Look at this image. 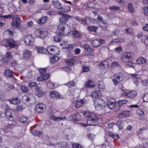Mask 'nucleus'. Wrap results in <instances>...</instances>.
I'll return each mask as SVG.
<instances>
[{
  "label": "nucleus",
  "mask_w": 148,
  "mask_h": 148,
  "mask_svg": "<svg viewBox=\"0 0 148 148\" xmlns=\"http://www.w3.org/2000/svg\"><path fill=\"white\" fill-rule=\"evenodd\" d=\"M84 116L86 117V122L87 123H81L82 126L86 127L88 125H95L98 122V118L94 113L90 112H87L84 113Z\"/></svg>",
  "instance_id": "obj_1"
},
{
  "label": "nucleus",
  "mask_w": 148,
  "mask_h": 148,
  "mask_svg": "<svg viewBox=\"0 0 148 148\" xmlns=\"http://www.w3.org/2000/svg\"><path fill=\"white\" fill-rule=\"evenodd\" d=\"M58 28L57 34L61 36H67L71 32V27L64 23H60L58 25Z\"/></svg>",
  "instance_id": "obj_2"
},
{
  "label": "nucleus",
  "mask_w": 148,
  "mask_h": 148,
  "mask_svg": "<svg viewBox=\"0 0 148 148\" xmlns=\"http://www.w3.org/2000/svg\"><path fill=\"white\" fill-rule=\"evenodd\" d=\"M95 106L97 110H101L105 108V101L99 98H96L94 101Z\"/></svg>",
  "instance_id": "obj_3"
},
{
  "label": "nucleus",
  "mask_w": 148,
  "mask_h": 148,
  "mask_svg": "<svg viewBox=\"0 0 148 148\" xmlns=\"http://www.w3.org/2000/svg\"><path fill=\"white\" fill-rule=\"evenodd\" d=\"M132 53L130 52L123 53L121 55V59L124 63L128 62L130 60H132Z\"/></svg>",
  "instance_id": "obj_4"
},
{
  "label": "nucleus",
  "mask_w": 148,
  "mask_h": 148,
  "mask_svg": "<svg viewBox=\"0 0 148 148\" xmlns=\"http://www.w3.org/2000/svg\"><path fill=\"white\" fill-rule=\"evenodd\" d=\"M23 40L25 43L26 45L32 46L33 45V38L31 35L29 34L25 36Z\"/></svg>",
  "instance_id": "obj_5"
},
{
  "label": "nucleus",
  "mask_w": 148,
  "mask_h": 148,
  "mask_svg": "<svg viewBox=\"0 0 148 148\" xmlns=\"http://www.w3.org/2000/svg\"><path fill=\"white\" fill-rule=\"evenodd\" d=\"M115 100L114 99H110L107 101V104H105V108H108L109 109L112 110L114 107L115 108H116V110H117V108H115V106L116 105H115Z\"/></svg>",
  "instance_id": "obj_6"
},
{
  "label": "nucleus",
  "mask_w": 148,
  "mask_h": 148,
  "mask_svg": "<svg viewBox=\"0 0 148 148\" xmlns=\"http://www.w3.org/2000/svg\"><path fill=\"white\" fill-rule=\"evenodd\" d=\"M60 14L62 15L59 18L60 21L61 23H64L67 21L69 19L71 18V16L66 14H63L62 12H59Z\"/></svg>",
  "instance_id": "obj_7"
},
{
  "label": "nucleus",
  "mask_w": 148,
  "mask_h": 148,
  "mask_svg": "<svg viewBox=\"0 0 148 148\" xmlns=\"http://www.w3.org/2000/svg\"><path fill=\"white\" fill-rule=\"evenodd\" d=\"M47 51L52 55H55L58 51V49L55 46H50L47 47Z\"/></svg>",
  "instance_id": "obj_8"
},
{
  "label": "nucleus",
  "mask_w": 148,
  "mask_h": 148,
  "mask_svg": "<svg viewBox=\"0 0 148 148\" xmlns=\"http://www.w3.org/2000/svg\"><path fill=\"white\" fill-rule=\"evenodd\" d=\"M95 86L94 83L91 80H89L85 83L84 87L82 89L83 90L86 91L87 90V88H92L94 87Z\"/></svg>",
  "instance_id": "obj_9"
},
{
  "label": "nucleus",
  "mask_w": 148,
  "mask_h": 148,
  "mask_svg": "<svg viewBox=\"0 0 148 148\" xmlns=\"http://www.w3.org/2000/svg\"><path fill=\"white\" fill-rule=\"evenodd\" d=\"M6 42L7 45L10 47L14 48L17 46L16 42L11 38H8L6 39Z\"/></svg>",
  "instance_id": "obj_10"
},
{
  "label": "nucleus",
  "mask_w": 148,
  "mask_h": 148,
  "mask_svg": "<svg viewBox=\"0 0 148 148\" xmlns=\"http://www.w3.org/2000/svg\"><path fill=\"white\" fill-rule=\"evenodd\" d=\"M21 20L18 17L14 18L11 24L13 27L16 28L18 27L20 25Z\"/></svg>",
  "instance_id": "obj_11"
},
{
  "label": "nucleus",
  "mask_w": 148,
  "mask_h": 148,
  "mask_svg": "<svg viewBox=\"0 0 148 148\" xmlns=\"http://www.w3.org/2000/svg\"><path fill=\"white\" fill-rule=\"evenodd\" d=\"M35 89L36 91V95L38 97H41L44 95L45 93L41 87L37 86L35 88Z\"/></svg>",
  "instance_id": "obj_12"
},
{
  "label": "nucleus",
  "mask_w": 148,
  "mask_h": 148,
  "mask_svg": "<svg viewBox=\"0 0 148 148\" xmlns=\"http://www.w3.org/2000/svg\"><path fill=\"white\" fill-rule=\"evenodd\" d=\"M14 112V111L11 110H6L5 114L6 117L10 121H12L13 119L12 113Z\"/></svg>",
  "instance_id": "obj_13"
},
{
  "label": "nucleus",
  "mask_w": 148,
  "mask_h": 148,
  "mask_svg": "<svg viewBox=\"0 0 148 148\" xmlns=\"http://www.w3.org/2000/svg\"><path fill=\"white\" fill-rule=\"evenodd\" d=\"M130 112L128 110L122 111L118 115V117L119 119H123L125 117H128L130 114Z\"/></svg>",
  "instance_id": "obj_14"
},
{
  "label": "nucleus",
  "mask_w": 148,
  "mask_h": 148,
  "mask_svg": "<svg viewBox=\"0 0 148 148\" xmlns=\"http://www.w3.org/2000/svg\"><path fill=\"white\" fill-rule=\"evenodd\" d=\"M137 94V92L135 90H132L128 92L124 93L125 96H127L130 98H133L135 97Z\"/></svg>",
  "instance_id": "obj_15"
},
{
  "label": "nucleus",
  "mask_w": 148,
  "mask_h": 148,
  "mask_svg": "<svg viewBox=\"0 0 148 148\" xmlns=\"http://www.w3.org/2000/svg\"><path fill=\"white\" fill-rule=\"evenodd\" d=\"M32 55L31 52L29 50H25L23 51V58L25 60H27Z\"/></svg>",
  "instance_id": "obj_16"
},
{
  "label": "nucleus",
  "mask_w": 148,
  "mask_h": 148,
  "mask_svg": "<svg viewBox=\"0 0 148 148\" xmlns=\"http://www.w3.org/2000/svg\"><path fill=\"white\" fill-rule=\"evenodd\" d=\"M51 4L52 5L59 11L62 7V4L58 1H52Z\"/></svg>",
  "instance_id": "obj_17"
},
{
  "label": "nucleus",
  "mask_w": 148,
  "mask_h": 148,
  "mask_svg": "<svg viewBox=\"0 0 148 148\" xmlns=\"http://www.w3.org/2000/svg\"><path fill=\"white\" fill-rule=\"evenodd\" d=\"M128 102V100L125 99L119 101L118 103L116 104V106H115V108L118 107V108H117V111L120 110L121 106L123 104H125Z\"/></svg>",
  "instance_id": "obj_18"
},
{
  "label": "nucleus",
  "mask_w": 148,
  "mask_h": 148,
  "mask_svg": "<svg viewBox=\"0 0 148 148\" xmlns=\"http://www.w3.org/2000/svg\"><path fill=\"white\" fill-rule=\"evenodd\" d=\"M45 105L43 103H39L36 106L35 110L38 113H41V111L43 109Z\"/></svg>",
  "instance_id": "obj_19"
},
{
  "label": "nucleus",
  "mask_w": 148,
  "mask_h": 148,
  "mask_svg": "<svg viewBox=\"0 0 148 148\" xmlns=\"http://www.w3.org/2000/svg\"><path fill=\"white\" fill-rule=\"evenodd\" d=\"M12 71H10L8 70H5L4 72V75L8 77L11 78L15 80L16 79L12 73Z\"/></svg>",
  "instance_id": "obj_20"
},
{
  "label": "nucleus",
  "mask_w": 148,
  "mask_h": 148,
  "mask_svg": "<svg viewBox=\"0 0 148 148\" xmlns=\"http://www.w3.org/2000/svg\"><path fill=\"white\" fill-rule=\"evenodd\" d=\"M52 120L55 122L64 120L66 119L65 116H64L63 117L61 116L57 117L55 116H52Z\"/></svg>",
  "instance_id": "obj_21"
},
{
  "label": "nucleus",
  "mask_w": 148,
  "mask_h": 148,
  "mask_svg": "<svg viewBox=\"0 0 148 148\" xmlns=\"http://www.w3.org/2000/svg\"><path fill=\"white\" fill-rule=\"evenodd\" d=\"M91 96L93 98H99L101 96V94L99 91H94L91 94Z\"/></svg>",
  "instance_id": "obj_22"
},
{
  "label": "nucleus",
  "mask_w": 148,
  "mask_h": 148,
  "mask_svg": "<svg viewBox=\"0 0 148 148\" xmlns=\"http://www.w3.org/2000/svg\"><path fill=\"white\" fill-rule=\"evenodd\" d=\"M36 102V100L35 97L32 95H29V99L28 102V105H33Z\"/></svg>",
  "instance_id": "obj_23"
},
{
  "label": "nucleus",
  "mask_w": 148,
  "mask_h": 148,
  "mask_svg": "<svg viewBox=\"0 0 148 148\" xmlns=\"http://www.w3.org/2000/svg\"><path fill=\"white\" fill-rule=\"evenodd\" d=\"M78 115V114H74L73 116H70L68 119L69 121L75 122L79 120L78 118L77 117Z\"/></svg>",
  "instance_id": "obj_24"
},
{
  "label": "nucleus",
  "mask_w": 148,
  "mask_h": 148,
  "mask_svg": "<svg viewBox=\"0 0 148 148\" xmlns=\"http://www.w3.org/2000/svg\"><path fill=\"white\" fill-rule=\"evenodd\" d=\"M49 95L51 97H56L58 99H60V95L56 91L50 92Z\"/></svg>",
  "instance_id": "obj_25"
},
{
  "label": "nucleus",
  "mask_w": 148,
  "mask_h": 148,
  "mask_svg": "<svg viewBox=\"0 0 148 148\" xmlns=\"http://www.w3.org/2000/svg\"><path fill=\"white\" fill-rule=\"evenodd\" d=\"M29 99V95H25L22 97V103L28 105V102Z\"/></svg>",
  "instance_id": "obj_26"
},
{
  "label": "nucleus",
  "mask_w": 148,
  "mask_h": 148,
  "mask_svg": "<svg viewBox=\"0 0 148 148\" xmlns=\"http://www.w3.org/2000/svg\"><path fill=\"white\" fill-rule=\"evenodd\" d=\"M8 101L11 104L17 105L20 102L19 99L17 97L14 98L12 99H9Z\"/></svg>",
  "instance_id": "obj_27"
},
{
  "label": "nucleus",
  "mask_w": 148,
  "mask_h": 148,
  "mask_svg": "<svg viewBox=\"0 0 148 148\" xmlns=\"http://www.w3.org/2000/svg\"><path fill=\"white\" fill-rule=\"evenodd\" d=\"M70 10V8L69 6L66 5L63 7L62 5L60 11L62 12H67L69 11Z\"/></svg>",
  "instance_id": "obj_28"
},
{
  "label": "nucleus",
  "mask_w": 148,
  "mask_h": 148,
  "mask_svg": "<svg viewBox=\"0 0 148 148\" xmlns=\"http://www.w3.org/2000/svg\"><path fill=\"white\" fill-rule=\"evenodd\" d=\"M84 103L83 99L77 101L76 102L75 105V107L77 108H78L83 105Z\"/></svg>",
  "instance_id": "obj_29"
},
{
  "label": "nucleus",
  "mask_w": 148,
  "mask_h": 148,
  "mask_svg": "<svg viewBox=\"0 0 148 148\" xmlns=\"http://www.w3.org/2000/svg\"><path fill=\"white\" fill-rule=\"evenodd\" d=\"M36 50L37 52L40 53H45L47 51V49L43 47H37Z\"/></svg>",
  "instance_id": "obj_30"
},
{
  "label": "nucleus",
  "mask_w": 148,
  "mask_h": 148,
  "mask_svg": "<svg viewBox=\"0 0 148 148\" xmlns=\"http://www.w3.org/2000/svg\"><path fill=\"white\" fill-rule=\"evenodd\" d=\"M92 45L93 47H96L100 45L99 41L98 40H94L92 41Z\"/></svg>",
  "instance_id": "obj_31"
},
{
  "label": "nucleus",
  "mask_w": 148,
  "mask_h": 148,
  "mask_svg": "<svg viewBox=\"0 0 148 148\" xmlns=\"http://www.w3.org/2000/svg\"><path fill=\"white\" fill-rule=\"evenodd\" d=\"M109 134L111 137H112L116 140H117L119 137V135L118 134L111 132H110L109 133Z\"/></svg>",
  "instance_id": "obj_32"
},
{
  "label": "nucleus",
  "mask_w": 148,
  "mask_h": 148,
  "mask_svg": "<svg viewBox=\"0 0 148 148\" xmlns=\"http://www.w3.org/2000/svg\"><path fill=\"white\" fill-rule=\"evenodd\" d=\"M100 65L101 68L102 69H106L109 67V64L108 62L106 61H105L101 62Z\"/></svg>",
  "instance_id": "obj_33"
},
{
  "label": "nucleus",
  "mask_w": 148,
  "mask_h": 148,
  "mask_svg": "<svg viewBox=\"0 0 148 148\" xmlns=\"http://www.w3.org/2000/svg\"><path fill=\"white\" fill-rule=\"evenodd\" d=\"M87 29L89 31L91 32H95L98 29V28L97 27L91 25L88 26L87 27Z\"/></svg>",
  "instance_id": "obj_34"
},
{
  "label": "nucleus",
  "mask_w": 148,
  "mask_h": 148,
  "mask_svg": "<svg viewBox=\"0 0 148 148\" xmlns=\"http://www.w3.org/2000/svg\"><path fill=\"white\" fill-rule=\"evenodd\" d=\"M47 20L46 16L43 17L37 21L38 23L39 24H42L44 23Z\"/></svg>",
  "instance_id": "obj_35"
},
{
  "label": "nucleus",
  "mask_w": 148,
  "mask_h": 148,
  "mask_svg": "<svg viewBox=\"0 0 148 148\" xmlns=\"http://www.w3.org/2000/svg\"><path fill=\"white\" fill-rule=\"evenodd\" d=\"M9 60L5 57H3V56L0 55V62L2 64H5L9 61Z\"/></svg>",
  "instance_id": "obj_36"
},
{
  "label": "nucleus",
  "mask_w": 148,
  "mask_h": 148,
  "mask_svg": "<svg viewBox=\"0 0 148 148\" xmlns=\"http://www.w3.org/2000/svg\"><path fill=\"white\" fill-rule=\"evenodd\" d=\"M146 61V59L143 57H140L138 59L137 61V63L139 64H143Z\"/></svg>",
  "instance_id": "obj_37"
},
{
  "label": "nucleus",
  "mask_w": 148,
  "mask_h": 148,
  "mask_svg": "<svg viewBox=\"0 0 148 148\" xmlns=\"http://www.w3.org/2000/svg\"><path fill=\"white\" fill-rule=\"evenodd\" d=\"M40 38H45L47 35L48 32L47 31L45 30L41 29V32L40 33Z\"/></svg>",
  "instance_id": "obj_38"
},
{
  "label": "nucleus",
  "mask_w": 148,
  "mask_h": 148,
  "mask_svg": "<svg viewBox=\"0 0 148 148\" xmlns=\"http://www.w3.org/2000/svg\"><path fill=\"white\" fill-rule=\"evenodd\" d=\"M66 63L68 65H69L71 66L73 65L74 63V60L71 58H69L65 60Z\"/></svg>",
  "instance_id": "obj_39"
},
{
  "label": "nucleus",
  "mask_w": 148,
  "mask_h": 148,
  "mask_svg": "<svg viewBox=\"0 0 148 148\" xmlns=\"http://www.w3.org/2000/svg\"><path fill=\"white\" fill-rule=\"evenodd\" d=\"M27 120V117L26 116H22L19 118V121L23 123H25Z\"/></svg>",
  "instance_id": "obj_40"
},
{
  "label": "nucleus",
  "mask_w": 148,
  "mask_h": 148,
  "mask_svg": "<svg viewBox=\"0 0 148 148\" xmlns=\"http://www.w3.org/2000/svg\"><path fill=\"white\" fill-rule=\"evenodd\" d=\"M59 59V57L56 56H53L51 59L50 62L51 63H54L57 62Z\"/></svg>",
  "instance_id": "obj_41"
},
{
  "label": "nucleus",
  "mask_w": 148,
  "mask_h": 148,
  "mask_svg": "<svg viewBox=\"0 0 148 148\" xmlns=\"http://www.w3.org/2000/svg\"><path fill=\"white\" fill-rule=\"evenodd\" d=\"M97 19L99 22L102 23L104 25H106L107 24V23L106 22H105L103 20V17L102 16H101L100 15H98L97 16Z\"/></svg>",
  "instance_id": "obj_42"
},
{
  "label": "nucleus",
  "mask_w": 148,
  "mask_h": 148,
  "mask_svg": "<svg viewBox=\"0 0 148 148\" xmlns=\"http://www.w3.org/2000/svg\"><path fill=\"white\" fill-rule=\"evenodd\" d=\"M32 133L34 136H39L42 134L41 132L37 130L33 131Z\"/></svg>",
  "instance_id": "obj_43"
},
{
  "label": "nucleus",
  "mask_w": 148,
  "mask_h": 148,
  "mask_svg": "<svg viewBox=\"0 0 148 148\" xmlns=\"http://www.w3.org/2000/svg\"><path fill=\"white\" fill-rule=\"evenodd\" d=\"M128 9L129 10L132 12H133L135 11V10L133 6V4L131 3H128Z\"/></svg>",
  "instance_id": "obj_44"
},
{
  "label": "nucleus",
  "mask_w": 148,
  "mask_h": 148,
  "mask_svg": "<svg viewBox=\"0 0 148 148\" xmlns=\"http://www.w3.org/2000/svg\"><path fill=\"white\" fill-rule=\"evenodd\" d=\"M73 36L76 38H78L80 36V33L77 30H76L73 32Z\"/></svg>",
  "instance_id": "obj_45"
},
{
  "label": "nucleus",
  "mask_w": 148,
  "mask_h": 148,
  "mask_svg": "<svg viewBox=\"0 0 148 148\" xmlns=\"http://www.w3.org/2000/svg\"><path fill=\"white\" fill-rule=\"evenodd\" d=\"M41 29H37L34 30V35L40 38V33Z\"/></svg>",
  "instance_id": "obj_46"
},
{
  "label": "nucleus",
  "mask_w": 148,
  "mask_h": 148,
  "mask_svg": "<svg viewBox=\"0 0 148 148\" xmlns=\"http://www.w3.org/2000/svg\"><path fill=\"white\" fill-rule=\"evenodd\" d=\"M98 87L100 90L101 89V90H103L105 88L104 84L103 82H100L98 84Z\"/></svg>",
  "instance_id": "obj_47"
},
{
  "label": "nucleus",
  "mask_w": 148,
  "mask_h": 148,
  "mask_svg": "<svg viewBox=\"0 0 148 148\" xmlns=\"http://www.w3.org/2000/svg\"><path fill=\"white\" fill-rule=\"evenodd\" d=\"M50 6L47 4H44L41 7V9L43 10H47L50 9Z\"/></svg>",
  "instance_id": "obj_48"
},
{
  "label": "nucleus",
  "mask_w": 148,
  "mask_h": 148,
  "mask_svg": "<svg viewBox=\"0 0 148 148\" xmlns=\"http://www.w3.org/2000/svg\"><path fill=\"white\" fill-rule=\"evenodd\" d=\"M75 47V45H73L72 44H70L69 45H68L66 47V49H68L69 51L71 50L73 48Z\"/></svg>",
  "instance_id": "obj_49"
},
{
  "label": "nucleus",
  "mask_w": 148,
  "mask_h": 148,
  "mask_svg": "<svg viewBox=\"0 0 148 148\" xmlns=\"http://www.w3.org/2000/svg\"><path fill=\"white\" fill-rule=\"evenodd\" d=\"M38 70L41 76L45 74L46 71V69L45 68H38Z\"/></svg>",
  "instance_id": "obj_50"
},
{
  "label": "nucleus",
  "mask_w": 148,
  "mask_h": 148,
  "mask_svg": "<svg viewBox=\"0 0 148 148\" xmlns=\"http://www.w3.org/2000/svg\"><path fill=\"white\" fill-rule=\"evenodd\" d=\"M28 86L30 87L37 86V84L35 82H30L28 83Z\"/></svg>",
  "instance_id": "obj_51"
},
{
  "label": "nucleus",
  "mask_w": 148,
  "mask_h": 148,
  "mask_svg": "<svg viewBox=\"0 0 148 148\" xmlns=\"http://www.w3.org/2000/svg\"><path fill=\"white\" fill-rule=\"evenodd\" d=\"M116 124L118 126L120 129H122L123 128V125L121 123V121H118L116 123Z\"/></svg>",
  "instance_id": "obj_52"
},
{
  "label": "nucleus",
  "mask_w": 148,
  "mask_h": 148,
  "mask_svg": "<svg viewBox=\"0 0 148 148\" xmlns=\"http://www.w3.org/2000/svg\"><path fill=\"white\" fill-rule=\"evenodd\" d=\"M21 88L22 91L24 92H27L29 91L28 88L25 86H21Z\"/></svg>",
  "instance_id": "obj_53"
},
{
  "label": "nucleus",
  "mask_w": 148,
  "mask_h": 148,
  "mask_svg": "<svg viewBox=\"0 0 148 148\" xmlns=\"http://www.w3.org/2000/svg\"><path fill=\"white\" fill-rule=\"evenodd\" d=\"M110 9L113 11H116L120 9V8L119 6H110L109 8Z\"/></svg>",
  "instance_id": "obj_54"
},
{
  "label": "nucleus",
  "mask_w": 148,
  "mask_h": 148,
  "mask_svg": "<svg viewBox=\"0 0 148 148\" xmlns=\"http://www.w3.org/2000/svg\"><path fill=\"white\" fill-rule=\"evenodd\" d=\"M42 76L44 80H46L49 77L50 75L48 73H46L43 74Z\"/></svg>",
  "instance_id": "obj_55"
},
{
  "label": "nucleus",
  "mask_w": 148,
  "mask_h": 148,
  "mask_svg": "<svg viewBox=\"0 0 148 148\" xmlns=\"http://www.w3.org/2000/svg\"><path fill=\"white\" fill-rule=\"evenodd\" d=\"M5 57L9 59L11 58L12 57V55L11 54V53L10 51H8L5 54Z\"/></svg>",
  "instance_id": "obj_56"
},
{
  "label": "nucleus",
  "mask_w": 148,
  "mask_h": 148,
  "mask_svg": "<svg viewBox=\"0 0 148 148\" xmlns=\"http://www.w3.org/2000/svg\"><path fill=\"white\" fill-rule=\"evenodd\" d=\"M84 48L88 52H90L91 51V49L89 45H84Z\"/></svg>",
  "instance_id": "obj_57"
},
{
  "label": "nucleus",
  "mask_w": 148,
  "mask_h": 148,
  "mask_svg": "<svg viewBox=\"0 0 148 148\" xmlns=\"http://www.w3.org/2000/svg\"><path fill=\"white\" fill-rule=\"evenodd\" d=\"M144 13L145 16H148V7L145 6L143 8Z\"/></svg>",
  "instance_id": "obj_58"
},
{
  "label": "nucleus",
  "mask_w": 148,
  "mask_h": 148,
  "mask_svg": "<svg viewBox=\"0 0 148 148\" xmlns=\"http://www.w3.org/2000/svg\"><path fill=\"white\" fill-rule=\"evenodd\" d=\"M140 79V77H134L133 79V81L134 84L136 85L138 84V79Z\"/></svg>",
  "instance_id": "obj_59"
},
{
  "label": "nucleus",
  "mask_w": 148,
  "mask_h": 148,
  "mask_svg": "<svg viewBox=\"0 0 148 148\" xmlns=\"http://www.w3.org/2000/svg\"><path fill=\"white\" fill-rule=\"evenodd\" d=\"M73 148H82V146L79 144L75 143L73 145Z\"/></svg>",
  "instance_id": "obj_60"
},
{
  "label": "nucleus",
  "mask_w": 148,
  "mask_h": 148,
  "mask_svg": "<svg viewBox=\"0 0 148 148\" xmlns=\"http://www.w3.org/2000/svg\"><path fill=\"white\" fill-rule=\"evenodd\" d=\"M122 48L121 47H119L115 49L114 51L116 53H121L122 51Z\"/></svg>",
  "instance_id": "obj_61"
},
{
  "label": "nucleus",
  "mask_w": 148,
  "mask_h": 148,
  "mask_svg": "<svg viewBox=\"0 0 148 148\" xmlns=\"http://www.w3.org/2000/svg\"><path fill=\"white\" fill-rule=\"evenodd\" d=\"M137 114L139 116H141L144 113L143 112L140 110H138L136 112Z\"/></svg>",
  "instance_id": "obj_62"
},
{
  "label": "nucleus",
  "mask_w": 148,
  "mask_h": 148,
  "mask_svg": "<svg viewBox=\"0 0 148 148\" xmlns=\"http://www.w3.org/2000/svg\"><path fill=\"white\" fill-rule=\"evenodd\" d=\"M24 108L23 106L22 105L17 106L16 107V109L18 111H22Z\"/></svg>",
  "instance_id": "obj_63"
},
{
  "label": "nucleus",
  "mask_w": 148,
  "mask_h": 148,
  "mask_svg": "<svg viewBox=\"0 0 148 148\" xmlns=\"http://www.w3.org/2000/svg\"><path fill=\"white\" fill-rule=\"evenodd\" d=\"M142 83L143 85L148 86V79H145L142 81Z\"/></svg>",
  "instance_id": "obj_64"
}]
</instances>
